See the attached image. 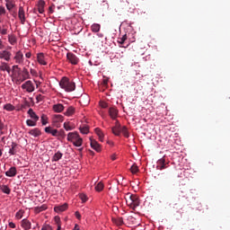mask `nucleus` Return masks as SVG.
<instances>
[{"label": "nucleus", "mask_w": 230, "mask_h": 230, "mask_svg": "<svg viewBox=\"0 0 230 230\" xmlns=\"http://www.w3.org/2000/svg\"><path fill=\"white\" fill-rule=\"evenodd\" d=\"M66 209H67V203L54 208V211H56V213H62L66 211Z\"/></svg>", "instance_id": "dca6fc26"}, {"label": "nucleus", "mask_w": 230, "mask_h": 230, "mask_svg": "<svg viewBox=\"0 0 230 230\" xmlns=\"http://www.w3.org/2000/svg\"><path fill=\"white\" fill-rule=\"evenodd\" d=\"M103 188H105V185H103V182H102V181H100V182L95 186L96 191H103Z\"/></svg>", "instance_id": "473e14b6"}, {"label": "nucleus", "mask_w": 230, "mask_h": 230, "mask_svg": "<svg viewBox=\"0 0 230 230\" xmlns=\"http://www.w3.org/2000/svg\"><path fill=\"white\" fill-rule=\"evenodd\" d=\"M59 85L61 89H64L66 93H73V91L76 89L75 82L70 81L67 77H63L59 82Z\"/></svg>", "instance_id": "f03ea898"}, {"label": "nucleus", "mask_w": 230, "mask_h": 230, "mask_svg": "<svg viewBox=\"0 0 230 230\" xmlns=\"http://www.w3.org/2000/svg\"><path fill=\"white\" fill-rule=\"evenodd\" d=\"M125 40H127V34L123 35V37L119 38L118 42L119 44H125Z\"/></svg>", "instance_id": "a19ab883"}, {"label": "nucleus", "mask_w": 230, "mask_h": 230, "mask_svg": "<svg viewBox=\"0 0 230 230\" xmlns=\"http://www.w3.org/2000/svg\"><path fill=\"white\" fill-rule=\"evenodd\" d=\"M15 69H18V75H21V68H19L18 65H14L13 66V73H17V71H15Z\"/></svg>", "instance_id": "49530a36"}, {"label": "nucleus", "mask_w": 230, "mask_h": 230, "mask_svg": "<svg viewBox=\"0 0 230 230\" xmlns=\"http://www.w3.org/2000/svg\"><path fill=\"white\" fill-rule=\"evenodd\" d=\"M3 128H4V124L0 119V130H3Z\"/></svg>", "instance_id": "bf43d9fd"}, {"label": "nucleus", "mask_w": 230, "mask_h": 230, "mask_svg": "<svg viewBox=\"0 0 230 230\" xmlns=\"http://www.w3.org/2000/svg\"><path fill=\"white\" fill-rule=\"evenodd\" d=\"M36 100L37 102H42V100H44V96L42 94H38L36 96Z\"/></svg>", "instance_id": "3c124183"}, {"label": "nucleus", "mask_w": 230, "mask_h": 230, "mask_svg": "<svg viewBox=\"0 0 230 230\" xmlns=\"http://www.w3.org/2000/svg\"><path fill=\"white\" fill-rule=\"evenodd\" d=\"M66 139L70 143H73L74 146L79 147V146H82V145H84V139L82 137H80V135L76 131L69 132L67 134Z\"/></svg>", "instance_id": "7ed1b4c3"}, {"label": "nucleus", "mask_w": 230, "mask_h": 230, "mask_svg": "<svg viewBox=\"0 0 230 230\" xmlns=\"http://www.w3.org/2000/svg\"><path fill=\"white\" fill-rule=\"evenodd\" d=\"M101 107H102V109H107V103H106V102H103V103L101 105Z\"/></svg>", "instance_id": "052dcab7"}, {"label": "nucleus", "mask_w": 230, "mask_h": 230, "mask_svg": "<svg viewBox=\"0 0 230 230\" xmlns=\"http://www.w3.org/2000/svg\"><path fill=\"white\" fill-rule=\"evenodd\" d=\"M111 161H116V155H112L111 156Z\"/></svg>", "instance_id": "680f3d73"}, {"label": "nucleus", "mask_w": 230, "mask_h": 230, "mask_svg": "<svg viewBox=\"0 0 230 230\" xmlns=\"http://www.w3.org/2000/svg\"><path fill=\"white\" fill-rule=\"evenodd\" d=\"M28 114L30 118H31V119H33L34 121H37L39 119V116H37L35 111H33V109H29Z\"/></svg>", "instance_id": "aec40b11"}, {"label": "nucleus", "mask_w": 230, "mask_h": 230, "mask_svg": "<svg viewBox=\"0 0 230 230\" xmlns=\"http://www.w3.org/2000/svg\"><path fill=\"white\" fill-rule=\"evenodd\" d=\"M1 33H2V35H6L8 33V30L7 29H3L1 31Z\"/></svg>", "instance_id": "5fc2aeb1"}, {"label": "nucleus", "mask_w": 230, "mask_h": 230, "mask_svg": "<svg viewBox=\"0 0 230 230\" xmlns=\"http://www.w3.org/2000/svg\"><path fill=\"white\" fill-rule=\"evenodd\" d=\"M109 114L111 119H116L118 118V110L116 108H110Z\"/></svg>", "instance_id": "2eb2a0df"}, {"label": "nucleus", "mask_w": 230, "mask_h": 230, "mask_svg": "<svg viewBox=\"0 0 230 230\" xmlns=\"http://www.w3.org/2000/svg\"><path fill=\"white\" fill-rule=\"evenodd\" d=\"M26 58H31V52H27L25 54Z\"/></svg>", "instance_id": "13d9d810"}, {"label": "nucleus", "mask_w": 230, "mask_h": 230, "mask_svg": "<svg viewBox=\"0 0 230 230\" xmlns=\"http://www.w3.org/2000/svg\"><path fill=\"white\" fill-rule=\"evenodd\" d=\"M114 127L117 128H121V124H119V120H116Z\"/></svg>", "instance_id": "864d4df0"}, {"label": "nucleus", "mask_w": 230, "mask_h": 230, "mask_svg": "<svg viewBox=\"0 0 230 230\" xmlns=\"http://www.w3.org/2000/svg\"><path fill=\"white\" fill-rule=\"evenodd\" d=\"M29 134L31 136H33V137H39V136H40L42 133L40 132V129H39L38 128H35L33 129H31L29 131Z\"/></svg>", "instance_id": "f3484780"}, {"label": "nucleus", "mask_w": 230, "mask_h": 230, "mask_svg": "<svg viewBox=\"0 0 230 230\" xmlns=\"http://www.w3.org/2000/svg\"><path fill=\"white\" fill-rule=\"evenodd\" d=\"M18 17H19L22 24H24V22H26V16L24 13V8L22 6L19 7Z\"/></svg>", "instance_id": "6e6552de"}, {"label": "nucleus", "mask_w": 230, "mask_h": 230, "mask_svg": "<svg viewBox=\"0 0 230 230\" xmlns=\"http://www.w3.org/2000/svg\"><path fill=\"white\" fill-rule=\"evenodd\" d=\"M130 172L131 173H137V172H139V167H137L136 164H133L130 168Z\"/></svg>", "instance_id": "4c0bfd02"}, {"label": "nucleus", "mask_w": 230, "mask_h": 230, "mask_svg": "<svg viewBox=\"0 0 230 230\" xmlns=\"http://www.w3.org/2000/svg\"><path fill=\"white\" fill-rule=\"evenodd\" d=\"M6 14V9L4 6L0 5V15H5Z\"/></svg>", "instance_id": "a18cd8bd"}, {"label": "nucleus", "mask_w": 230, "mask_h": 230, "mask_svg": "<svg viewBox=\"0 0 230 230\" xmlns=\"http://www.w3.org/2000/svg\"><path fill=\"white\" fill-rule=\"evenodd\" d=\"M6 177H15L17 175V168L11 167L7 172H5Z\"/></svg>", "instance_id": "ddd939ff"}, {"label": "nucleus", "mask_w": 230, "mask_h": 230, "mask_svg": "<svg viewBox=\"0 0 230 230\" xmlns=\"http://www.w3.org/2000/svg\"><path fill=\"white\" fill-rule=\"evenodd\" d=\"M126 204L133 210H136V208L139 207V197L136 194L130 192L127 193L125 196Z\"/></svg>", "instance_id": "f257e3e1"}, {"label": "nucleus", "mask_w": 230, "mask_h": 230, "mask_svg": "<svg viewBox=\"0 0 230 230\" xmlns=\"http://www.w3.org/2000/svg\"><path fill=\"white\" fill-rule=\"evenodd\" d=\"M157 164L158 170H164V168H166V160L164 158H161L157 161Z\"/></svg>", "instance_id": "4468645a"}, {"label": "nucleus", "mask_w": 230, "mask_h": 230, "mask_svg": "<svg viewBox=\"0 0 230 230\" xmlns=\"http://www.w3.org/2000/svg\"><path fill=\"white\" fill-rule=\"evenodd\" d=\"M46 209H48V206H46V205H41L40 207L35 208L36 213H40L42 211H46Z\"/></svg>", "instance_id": "cd10ccee"}, {"label": "nucleus", "mask_w": 230, "mask_h": 230, "mask_svg": "<svg viewBox=\"0 0 230 230\" xmlns=\"http://www.w3.org/2000/svg\"><path fill=\"white\" fill-rule=\"evenodd\" d=\"M45 132L47 134H51L54 137H57L58 136V129H53L51 127H46L45 128Z\"/></svg>", "instance_id": "f8f14e48"}, {"label": "nucleus", "mask_w": 230, "mask_h": 230, "mask_svg": "<svg viewBox=\"0 0 230 230\" xmlns=\"http://www.w3.org/2000/svg\"><path fill=\"white\" fill-rule=\"evenodd\" d=\"M99 35V37H103V34H98Z\"/></svg>", "instance_id": "774afa93"}, {"label": "nucleus", "mask_w": 230, "mask_h": 230, "mask_svg": "<svg viewBox=\"0 0 230 230\" xmlns=\"http://www.w3.org/2000/svg\"><path fill=\"white\" fill-rule=\"evenodd\" d=\"M27 126L28 127H37V121L31 120V119H27L26 120Z\"/></svg>", "instance_id": "e433bc0d"}, {"label": "nucleus", "mask_w": 230, "mask_h": 230, "mask_svg": "<svg viewBox=\"0 0 230 230\" xmlns=\"http://www.w3.org/2000/svg\"><path fill=\"white\" fill-rule=\"evenodd\" d=\"M57 137H61V139H66V131H64V129H60L59 131H58Z\"/></svg>", "instance_id": "c9c22d12"}, {"label": "nucleus", "mask_w": 230, "mask_h": 230, "mask_svg": "<svg viewBox=\"0 0 230 230\" xmlns=\"http://www.w3.org/2000/svg\"><path fill=\"white\" fill-rule=\"evenodd\" d=\"M5 3H6L5 6H6L7 10H9V12L13 9V6H15L13 4V0H5Z\"/></svg>", "instance_id": "a878e982"}, {"label": "nucleus", "mask_w": 230, "mask_h": 230, "mask_svg": "<svg viewBox=\"0 0 230 230\" xmlns=\"http://www.w3.org/2000/svg\"><path fill=\"white\" fill-rule=\"evenodd\" d=\"M22 89H25L27 93H33V91H35V85H33V82L27 81L22 84Z\"/></svg>", "instance_id": "423d86ee"}, {"label": "nucleus", "mask_w": 230, "mask_h": 230, "mask_svg": "<svg viewBox=\"0 0 230 230\" xmlns=\"http://www.w3.org/2000/svg\"><path fill=\"white\" fill-rule=\"evenodd\" d=\"M64 128H65V130H67V131L73 130V127H71V125L69 124V122H65V123H64Z\"/></svg>", "instance_id": "ea45409f"}, {"label": "nucleus", "mask_w": 230, "mask_h": 230, "mask_svg": "<svg viewBox=\"0 0 230 230\" xmlns=\"http://www.w3.org/2000/svg\"><path fill=\"white\" fill-rule=\"evenodd\" d=\"M5 71L10 75V71H12V69L10 68V66H7V69H5Z\"/></svg>", "instance_id": "e2e57ef3"}, {"label": "nucleus", "mask_w": 230, "mask_h": 230, "mask_svg": "<svg viewBox=\"0 0 230 230\" xmlns=\"http://www.w3.org/2000/svg\"><path fill=\"white\" fill-rule=\"evenodd\" d=\"M52 109L54 112H62L64 111V105L60 103L54 104Z\"/></svg>", "instance_id": "6ab92c4d"}, {"label": "nucleus", "mask_w": 230, "mask_h": 230, "mask_svg": "<svg viewBox=\"0 0 230 230\" xmlns=\"http://www.w3.org/2000/svg\"><path fill=\"white\" fill-rule=\"evenodd\" d=\"M113 222L116 224V226H123V224H125L123 222V217H118L116 219H113Z\"/></svg>", "instance_id": "72a5a7b5"}, {"label": "nucleus", "mask_w": 230, "mask_h": 230, "mask_svg": "<svg viewBox=\"0 0 230 230\" xmlns=\"http://www.w3.org/2000/svg\"><path fill=\"white\" fill-rule=\"evenodd\" d=\"M4 46H3V40H0V49H3Z\"/></svg>", "instance_id": "69168bd1"}, {"label": "nucleus", "mask_w": 230, "mask_h": 230, "mask_svg": "<svg viewBox=\"0 0 230 230\" xmlns=\"http://www.w3.org/2000/svg\"><path fill=\"white\" fill-rule=\"evenodd\" d=\"M78 150H79V152H83L84 148H79Z\"/></svg>", "instance_id": "338daca9"}, {"label": "nucleus", "mask_w": 230, "mask_h": 230, "mask_svg": "<svg viewBox=\"0 0 230 230\" xmlns=\"http://www.w3.org/2000/svg\"><path fill=\"white\" fill-rule=\"evenodd\" d=\"M73 230H80V227L78 226V225H75Z\"/></svg>", "instance_id": "0e129e2a"}, {"label": "nucleus", "mask_w": 230, "mask_h": 230, "mask_svg": "<svg viewBox=\"0 0 230 230\" xmlns=\"http://www.w3.org/2000/svg\"><path fill=\"white\" fill-rule=\"evenodd\" d=\"M37 60L39 64L41 66H48V62H46V58L44 57V53H38L37 55Z\"/></svg>", "instance_id": "9b49d317"}, {"label": "nucleus", "mask_w": 230, "mask_h": 230, "mask_svg": "<svg viewBox=\"0 0 230 230\" xmlns=\"http://www.w3.org/2000/svg\"><path fill=\"white\" fill-rule=\"evenodd\" d=\"M14 78L16 79V84H22V82L28 80V78H30V72L28 71V68L24 67L22 69V76H14Z\"/></svg>", "instance_id": "20e7f679"}, {"label": "nucleus", "mask_w": 230, "mask_h": 230, "mask_svg": "<svg viewBox=\"0 0 230 230\" xmlns=\"http://www.w3.org/2000/svg\"><path fill=\"white\" fill-rule=\"evenodd\" d=\"M22 226L27 230V229H31V223L28 221V219H23L22 221Z\"/></svg>", "instance_id": "412c9836"}, {"label": "nucleus", "mask_w": 230, "mask_h": 230, "mask_svg": "<svg viewBox=\"0 0 230 230\" xmlns=\"http://www.w3.org/2000/svg\"><path fill=\"white\" fill-rule=\"evenodd\" d=\"M63 155H63L60 151H58V153H56V154L53 155L52 161L55 162V163H57L58 161H60V159H62V156H63Z\"/></svg>", "instance_id": "b1692460"}, {"label": "nucleus", "mask_w": 230, "mask_h": 230, "mask_svg": "<svg viewBox=\"0 0 230 230\" xmlns=\"http://www.w3.org/2000/svg\"><path fill=\"white\" fill-rule=\"evenodd\" d=\"M79 199H81L82 202H87V196L85 194H80Z\"/></svg>", "instance_id": "37998d69"}, {"label": "nucleus", "mask_w": 230, "mask_h": 230, "mask_svg": "<svg viewBox=\"0 0 230 230\" xmlns=\"http://www.w3.org/2000/svg\"><path fill=\"white\" fill-rule=\"evenodd\" d=\"M102 84L103 85H109V79H103Z\"/></svg>", "instance_id": "6e6d98bb"}, {"label": "nucleus", "mask_w": 230, "mask_h": 230, "mask_svg": "<svg viewBox=\"0 0 230 230\" xmlns=\"http://www.w3.org/2000/svg\"><path fill=\"white\" fill-rule=\"evenodd\" d=\"M100 30H102V25H100L99 23H93V24L91 26V31H92L93 33H98V31H100Z\"/></svg>", "instance_id": "4be33fe9"}, {"label": "nucleus", "mask_w": 230, "mask_h": 230, "mask_svg": "<svg viewBox=\"0 0 230 230\" xmlns=\"http://www.w3.org/2000/svg\"><path fill=\"white\" fill-rule=\"evenodd\" d=\"M11 146L12 147L9 150V154H11V155H15V154H17V151H15V148H17V144L13 142Z\"/></svg>", "instance_id": "bb28decb"}, {"label": "nucleus", "mask_w": 230, "mask_h": 230, "mask_svg": "<svg viewBox=\"0 0 230 230\" xmlns=\"http://www.w3.org/2000/svg\"><path fill=\"white\" fill-rule=\"evenodd\" d=\"M8 64L6 63H2V66H0L1 71H6L8 69Z\"/></svg>", "instance_id": "c03bdc74"}, {"label": "nucleus", "mask_w": 230, "mask_h": 230, "mask_svg": "<svg viewBox=\"0 0 230 230\" xmlns=\"http://www.w3.org/2000/svg\"><path fill=\"white\" fill-rule=\"evenodd\" d=\"M66 58L70 62V64H73V66H76V64L80 62V59L78 58V57H76V55H75L72 52H68L66 54Z\"/></svg>", "instance_id": "39448f33"}, {"label": "nucleus", "mask_w": 230, "mask_h": 230, "mask_svg": "<svg viewBox=\"0 0 230 230\" xmlns=\"http://www.w3.org/2000/svg\"><path fill=\"white\" fill-rule=\"evenodd\" d=\"M14 60L16 64H22V62H24V55L22 54V51L16 52L14 56Z\"/></svg>", "instance_id": "1a4fd4ad"}, {"label": "nucleus", "mask_w": 230, "mask_h": 230, "mask_svg": "<svg viewBox=\"0 0 230 230\" xmlns=\"http://www.w3.org/2000/svg\"><path fill=\"white\" fill-rule=\"evenodd\" d=\"M54 222H56V224H57V226H58H58H60V217L56 216V217H54Z\"/></svg>", "instance_id": "09e8293b"}, {"label": "nucleus", "mask_w": 230, "mask_h": 230, "mask_svg": "<svg viewBox=\"0 0 230 230\" xmlns=\"http://www.w3.org/2000/svg\"><path fill=\"white\" fill-rule=\"evenodd\" d=\"M120 132L123 134L124 137H129L128 129L125 126L120 128Z\"/></svg>", "instance_id": "2f4dec72"}, {"label": "nucleus", "mask_w": 230, "mask_h": 230, "mask_svg": "<svg viewBox=\"0 0 230 230\" xmlns=\"http://www.w3.org/2000/svg\"><path fill=\"white\" fill-rule=\"evenodd\" d=\"M8 40H9L10 44H12V45H13L14 42L17 41V40H15V36H13V35H9V36H8Z\"/></svg>", "instance_id": "58836bf2"}, {"label": "nucleus", "mask_w": 230, "mask_h": 230, "mask_svg": "<svg viewBox=\"0 0 230 230\" xmlns=\"http://www.w3.org/2000/svg\"><path fill=\"white\" fill-rule=\"evenodd\" d=\"M81 134H89V126H83L79 128Z\"/></svg>", "instance_id": "7c9ffc66"}, {"label": "nucleus", "mask_w": 230, "mask_h": 230, "mask_svg": "<svg viewBox=\"0 0 230 230\" xmlns=\"http://www.w3.org/2000/svg\"><path fill=\"white\" fill-rule=\"evenodd\" d=\"M111 132L114 134V136H119L121 134V128L113 127L111 128Z\"/></svg>", "instance_id": "c85d7f7f"}, {"label": "nucleus", "mask_w": 230, "mask_h": 230, "mask_svg": "<svg viewBox=\"0 0 230 230\" xmlns=\"http://www.w3.org/2000/svg\"><path fill=\"white\" fill-rule=\"evenodd\" d=\"M90 146L95 152H102V146L93 137H90Z\"/></svg>", "instance_id": "0eeeda50"}, {"label": "nucleus", "mask_w": 230, "mask_h": 230, "mask_svg": "<svg viewBox=\"0 0 230 230\" xmlns=\"http://www.w3.org/2000/svg\"><path fill=\"white\" fill-rule=\"evenodd\" d=\"M41 123L42 125H48V117L46 115L41 116Z\"/></svg>", "instance_id": "79ce46f5"}, {"label": "nucleus", "mask_w": 230, "mask_h": 230, "mask_svg": "<svg viewBox=\"0 0 230 230\" xmlns=\"http://www.w3.org/2000/svg\"><path fill=\"white\" fill-rule=\"evenodd\" d=\"M95 134L98 136L99 140L103 143V132L102 131V129H100L99 128H95Z\"/></svg>", "instance_id": "393cba45"}, {"label": "nucleus", "mask_w": 230, "mask_h": 230, "mask_svg": "<svg viewBox=\"0 0 230 230\" xmlns=\"http://www.w3.org/2000/svg\"><path fill=\"white\" fill-rule=\"evenodd\" d=\"M56 121H64V116L62 115H56Z\"/></svg>", "instance_id": "8fccbe9b"}, {"label": "nucleus", "mask_w": 230, "mask_h": 230, "mask_svg": "<svg viewBox=\"0 0 230 230\" xmlns=\"http://www.w3.org/2000/svg\"><path fill=\"white\" fill-rule=\"evenodd\" d=\"M44 6H46V2H44V0H40L38 3L39 13H44Z\"/></svg>", "instance_id": "a211bd4d"}, {"label": "nucleus", "mask_w": 230, "mask_h": 230, "mask_svg": "<svg viewBox=\"0 0 230 230\" xmlns=\"http://www.w3.org/2000/svg\"><path fill=\"white\" fill-rule=\"evenodd\" d=\"M41 230H53V227L49 225H43Z\"/></svg>", "instance_id": "de8ad7c7"}, {"label": "nucleus", "mask_w": 230, "mask_h": 230, "mask_svg": "<svg viewBox=\"0 0 230 230\" xmlns=\"http://www.w3.org/2000/svg\"><path fill=\"white\" fill-rule=\"evenodd\" d=\"M4 109L5 111H14L15 110V107L13 105H12L11 103H7L4 106Z\"/></svg>", "instance_id": "f704fd0d"}, {"label": "nucleus", "mask_w": 230, "mask_h": 230, "mask_svg": "<svg viewBox=\"0 0 230 230\" xmlns=\"http://www.w3.org/2000/svg\"><path fill=\"white\" fill-rule=\"evenodd\" d=\"M9 227H11V229H15V225L13 222L9 223Z\"/></svg>", "instance_id": "4d7b16f0"}, {"label": "nucleus", "mask_w": 230, "mask_h": 230, "mask_svg": "<svg viewBox=\"0 0 230 230\" xmlns=\"http://www.w3.org/2000/svg\"><path fill=\"white\" fill-rule=\"evenodd\" d=\"M1 191H3V193H5L6 195H10L11 193V190L8 188V185H3L1 187Z\"/></svg>", "instance_id": "c756f323"}, {"label": "nucleus", "mask_w": 230, "mask_h": 230, "mask_svg": "<svg viewBox=\"0 0 230 230\" xmlns=\"http://www.w3.org/2000/svg\"><path fill=\"white\" fill-rule=\"evenodd\" d=\"M75 107L73 106H69L66 111H65V116H73V114H75Z\"/></svg>", "instance_id": "5701e85b"}, {"label": "nucleus", "mask_w": 230, "mask_h": 230, "mask_svg": "<svg viewBox=\"0 0 230 230\" xmlns=\"http://www.w3.org/2000/svg\"><path fill=\"white\" fill-rule=\"evenodd\" d=\"M12 57V53L7 50H3L0 52V58H4L6 62H10V58Z\"/></svg>", "instance_id": "9d476101"}, {"label": "nucleus", "mask_w": 230, "mask_h": 230, "mask_svg": "<svg viewBox=\"0 0 230 230\" xmlns=\"http://www.w3.org/2000/svg\"><path fill=\"white\" fill-rule=\"evenodd\" d=\"M75 217H76L78 220H80V219L82 218V215H80V212L76 211V212L75 213Z\"/></svg>", "instance_id": "603ef678"}]
</instances>
